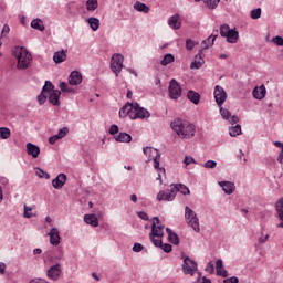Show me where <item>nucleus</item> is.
I'll return each mask as SVG.
<instances>
[{"label": "nucleus", "mask_w": 283, "mask_h": 283, "mask_svg": "<svg viewBox=\"0 0 283 283\" xmlns=\"http://www.w3.org/2000/svg\"><path fill=\"white\" fill-rule=\"evenodd\" d=\"M10 136H11L10 128H6V127L0 128V138L2 140H8V138H10Z\"/></svg>", "instance_id": "nucleus-36"}, {"label": "nucleus", "mask_w": 283, "mask_h": 283, "mask_svg": "<svg viewBox=\"0 0 283 283\" xmlns=\"http://www.w3.org/2000/svg\"><path fill=\"white\" fill-rule=\"evenodd\" d=\"M133 251L135 253H140V251H143V244L140 243H135L134 247H133Z\"/></svg>", "instance_id": "nucleus-53"}, {"label": "nucleus", "mask_w": 283, "mask_h": 283, "mask_svg": "<svg viewBox=\"0 0 283 283\" xmlns=\"http://www.w3.org/2000/svg\"><path fill=\"white\" fill-rule=\"evenodd\" d=\"M109 134L112 136H115V134H118V126L112 125L111 128H109Z\"/></svg>", "instance_id": "nucleus-55"}, {"label": "nucleus", "mask_w": 283, "mask_h": 283, "mask_svg": "<svg viewBox=\"0 0 283 283\" xmlns=\"http://www.w3.org/2000/svg\"><path fill=\"white\" fill-rule=\"evenodd\" d=\"M60 90L61 92H65L67 94H72V92H74V88L70 87V85H67L65 82L60 83Z\"/></svg>", "instance_id": "nucleus-41"}, {"label": "nucleus", "mask_w": 283, "mask_h": 283, "mask_svg": "<svg viewBox=\"0 0 283 283\" xmlns=\"http://www.w3.org/2000/svg\"><path fill=\"white\" fill-rule=\"evenodd\" d=\"M67 181L65 174H60L55 179L52 180L54 189H63V186Z\"/></svg>", "instance_id": "nucleus-18"}, {"label": "nucleus", "mask_w": 283, "mask_h": 283, "mask_svg": "<svg viewBox=\"0 0 283 283\" xmlns=\"http://www.w3.org/2000/svg\"><path fill=\"white\" fill-rule=\"evenodd\" d=\"M168 24L172 28V30H180V20L178 19V15H172Z\"/></svg>", "instance_id": "nucleus-32"}, {"label": "nucleus", "mask_w": 283, "mask_h": 283, "mask_svg": "<svg viewBox=\"0 0 283 283\" xmlns=\"http://www.w3.org/2000/svg\"><path fill=\"white\" fill-rule=\"evenodd\" d=\"M6 34H10V27L8 24H4L2 28V36Z\"/></svg>", "instance_id": "nucleus-60"}, {"label": "nucleus", "mask_w": 283, "mask_h": 283, "mask_svg": "<svg viewBox=\"0 0 283 283\" xmlns=\"http://www.w3.org/2000/svg\"><path fill=\"white\" fill-rule=\"evenodd\" d=\"M166 232L168 234V241L171 244H180V239L178 238V234H176L174 231H171V229L166 228Z\"/></svg>", "instance_id": "nucleus-27"}, {"label": "nucleus", "mask_w": 283, "mask_h": 283, "mask_svg": "<svg viewBox=\"0 0 283 283\" xmlns=\"http://www.w3.org/2000/svg\"><path fill=\"white\" fill-rule=\"evenodd\" d=\"M45 101H48V96L45 95V92L42 91L38 96V102L40 105H44Z\"/></svg>", "instance_id": "nucleus-50"}, {"label": "nucleus", "mask_w": 283, "mask_h": 283, "mask_svg": "<svg viewBox=\"0 0 283 283\" xmlns=\"http://www.w3.org/2000/svg\"><path fill=\"white\" fill-rule=\"evenodd\" d=\"M34 214L32 213V208L27 207L24 205V218H32Z\"/></svg>", "instance_id": "nucleus-51"}, {"label": "nucleus", "mask_w": 283, "mask_h": 283, "mask_svg": "<svg viewBox=\"0 0 283 283\" xmlns=\"http://www.w3.org/2000/svg\"><path fill=\"white\" fill-rule=\"evenodd\" d=\"M164 235H165V224L160 222V219L158 217H154L149 239L155 247H159V249H163L165 253H171V244L163 243Z\"/></svg>", "instance_id": "nucleus-1"}, {"label": "nucleus", "mask_w": 283, "mask_h": 283, "mask_svg": "<svg viewBox=\"0 0 283 283\" xmlns=\"http://www.w3.org/2000/svg\"><path fill=\"white\" fill-rule=\"evenodd\" d=\"M217 275H220L221 277H227V270H224V268L218 269Z\"/></svg>", "instance_id": "nucleus-56"}, {"label": "nucleus", "mask_w": 283, "mask_h": 283, "mask_svg": "<svg viewBox=\"0 0 283 283\" xmlns=\"http://www.w3.org/2000/svg\"><path fill=\"white\" fill-rule=\"evenodd\" d=\"M205 65V59H202V50L195 56V60L190 64V70H200Z\"/></svg>", "instance_id": "nucleus-15"}, {"label": "nucleus", "mask_w": 283, "mask_h": 283, "mask_svg": "<svg viewBox=\"0 0 283 283\" xmlns=\"http://www.w3.org/2000/svg\"><path fill=\"white\" fill-rule=\"evenodd\" d=\"M231 32L229 24H223L220 27V35L227 39L228 34Z\"/></svg>", "instance_id": "nucleus-39"}, {"label": "nucleus", "mask_w": 283, "mask_h": 283, "mask_svg": "<svg viewBox=\"0 0 283 283\" xmlns=\"http://www.w3.org/2000/svg\"><path fill=\"white\" fill-rule=\"evenodd\" d=\"M12 54L18 61V70H28L30 67V63H32V54H30L28 49L23 46H15L12 50Z\"/></svg>", "instance_id": "nucleus-4"}, {"label": "nucleus", "mask_w": 283, "mask_h": 283, "mask_svg": "<svg viewBox=\"0 0 283 283\" xmlns=\"http://www.w3.org/2000/svg\"><path fill=\"white\" fill-rule=\"evenodd\" d=\"M207 1V6L210 10H216V8H218L220 0H206Z\"/></svg>", "instance_id": "nucleus-45"}, {"label": "nucleus", "mask_w": 283, "mask_h": 283, "mask_svg": "<svg viewBox=\"0 0 283 283\" xmlns=\"http://www.w3.org/2000/svg\"><path fill=\"white\" fill-rule=\"evenodd\" d=\"M50 243L53 247H59L61 244V234L59 233V229L52 228L49 232Z\"/></svg>", "instance_id": "nucleus-12"}, {"label": "nucleus", "mask_w": 283, "mask_h": 283, "mask_svg": "<svg viewBox=\"0 0 283 283\" xmlns=\"http://www.w3.org/2000/svg\"><path fill=\"white\" fill-rule=\"evenodd\" d=\"M252 95L256 101H262L264 96H266V87L264 85H261L260 87H255L252 92Z\"/></svg>", "instance_id": "nucleus-22"}, {"label": "nucleus", "mask_w": 283, "mask_h": 283, "mask_svg": "<svg viewBox=\"0 0 283 283\" xmlns=\"http://www.w3.org/2000/svg\"><path fill=\"white\" fill-rule=\"evenodd\" d=\"M67 134H70V128L67 127H63L59 130V133L56 134V136L61 139V138H65L67 136Z\"/></svg>", "instance_id": "nucleus-46"}, {"label": "nucleus", "mask_w": 283, "mask_h": 283, "mask_svg": "<svg viewBox=\"0 0 283 283\" xmlns=\"http://www.w3.org/2000/svg\"><path fill=\"white\" fill-rule=\"evenodd\" d=\"M27 154L32 156V158H39V154H41V148L39 146L28 143L27 144Z\"/></svg>", "instance_id": "nucleus-19"}, {"label": "nucleus", "mask_w": 283, "mask_h": 283, "mask_svg": "<svg viewBox=\"0 0 283 283\" xmlns=\"http://www.w3.org/2000/svg\"><path fill=\"white\" fill-rule=\"evenodd\" d=\"M176 187H170V190L168 192L159 191L157 195V200L160 202L161 200H165L166 202H171L176 199Z\"/></svg>", "instance_id": "nucleus-10"}, {"label": "nucleus", "mask_w": 283, "mask_h": 283, "mask_svg": "<svg viewBox=\"0 0 283 283\" xmlns=\"http://www.w3.org/2000/svg\"><path fill=\"white\" fill-rule=\"evenodd\" d=\"M57 140H61V138L56 135L49 138L50 145H54Z\"/></svg>", "instance_id": "nucleus-57"}, {"label": "nucleus", "mask_w": 283, "mask_h": 283, "mask_svg": "<svg viewBox=\"0 0 283 283\" xmlns=\"http://www.w3.org/2000/svg\"><path fill=\"white\" fill-rule=\"evenodd\" d=\"M251 19H260V17H262V9L258 8L251 11L250 13Z\"/></svg>", "instance_id": "nucleus-43"}, {"label": "nucleus", "mask_w": 283, "mask_h": 283, "mask_svg": "<svg viewBox=\"0 0 283 283\" xmlns=\"http://www.w3.org/2000/svg\"><path fill=\"white\" fill-rule=\"evenodd\" d=\"M31 28H33L34 30H39L40 32H43V30H45V25L43 24V20L41 19L32 20Z\"/></svg>", "instance_id": "nucleus-31"}, {"label": "nucleus", "mask_w": 283, "mask_h": 283, "mask_svg": "<svg viewBox=\"0 0 283 283\" xmlns=\"http://www.w3.org/2000/svg\"><path fill=\"white\" fill-rule=\"evenodd\" d=\"M35 175L39 178H46V180L50 179V174L43 171V169H41V168H35Z\"/></svg>", "instance_id": "nucleus-44"}, {"label": "nucleus", "mask_w": 283, "mask_h": 283, "mask_svg": "<svg viewBox=\"0 0 283 283\" xmlns=\"http://www.w3.org/2000/svg\"><path fill=\"white\" fill-rule=\"evenodd\" d=\"M70 85H81L83 83V75L78 71H73L69 76Z\"/></svg>", "instance_id": "nucleus-16"}, {"label": "nucleus", "mask_w": 283, "mask_h": 283, "mask_svg": "<svg viewBox=\"0 0 283 283\" xmlns=\"http://www.w3.org/2000/svg\"><path fill=\"white\" fill-rule=\"evenodd\" d=\"M229 134L230 136L232 137H235V136H240V134H242V126H240L239 124H237L235 126L231 127L229 129Z\"/></svg>", "instance_id": "nucleus-35"}, {"label": "nucleus", "mask_w": 283, "mask_h": 283, "mask_svg": "<svg viewBox=\"0 0 283 283\" xmlns=\"http://www.w3.org/2000/svg\"><path fill=\"white\" fill-rule=\"evenodd\" d=\"M238 282H239V280L235 276L224 280V283H238Z\"/></svg>", "instance_id": "nucleus-62"}, {"label": "nucleus", "mask_w": 283, "mask_h": 283, "mask_svg": "<svg viewBox=\"0 0 283 283\" xmlns=\"http://www.w3.org/2000/svg\"><path fill=\"white\" fill-rule=\"evenodd\" d=\"M240 118H238V116L233 115L231 118H230V123L231 125H238Z\"/></svg>", "instance_id": "nucleus-61"}, {"label": "nucleus", "mask_w": 283, "mask_h": 283, "mask_svg": "<svg viewBox=\"0 0 283 283\" xmlns=\"http://www.w3.org/2000/svg\"><path fill=\"white\" fill-rule=\"evenodd\" d=\"M214 98H216L217 105L219 107H222V105H224V102L227 101V92H224V88L217 85L214 87Z\"/></svg>", "instance_id": "nucleus-11"}, {"label": "nucleus", "mask_w": 283, "mask_h": 283, "mask_svg": "<svg viewBox=\"0 0 283 283\" xmlns=\"http://www.w3.org/2000/svg\"><path fill=\"white\" fill-rule=\"evenodd\" d=\"M231 32L229 24H223L220 27V35L227 39L228 34Z\"/></svg>", "instance_id": "nucleus-38"}, {"label": "nucleus", "mask_w": 283, "mask_h": 283, "mask_svg": "<svg viewBox=\"0 0 283 283\" xmlns=\"http://www.w3.org/2000/svg\"><path fill=\"white\" fill-rule=\"evenodd\" d=\"M143 151L148 158L146 163H151V160L154 161V168L158 171L157 180L163 184V176H165L166 171L165 168H160V153L158 151V149L153 147H145Z\"/></svg>", "instance_id": "nucleus-3"}, {"label": "nucleus", "mask_w": 283, "mask_h": 283, "mask_svg": "<svg viewBox=\"0 0 283 283\" xmlns=\"http://www.w3.org/2000/svg\"><path fill=\"white\" fill-rule=\"evenodd\" d=\"M273 43H275V45H279L280 48H282L283 45V38L277 35L275 38L272 39Z\"/></svg>", "instance_id": "nucleus-52"}, {"label": "nucleus", "mask_w": 283, "mask_h": 283, "mask_svg": "<svg viewBox=\"0 0 283 283\" xmlns=\"http://www.w3.org/2000/svg\"><path fill=\"white\" fill-rule=\"evenodd\" d=\"M228 43H238V39H240V33L235 29H231L228 36H226Z\"/></svg>", "instance_id": "nucleus-26"}, {"label": "nucleus", "mask_w": 283, "mask_h": 283, "mask_svg": "<svg viewBox=\"0 0 283 283\" xmlns=\"http://www.w3.org/2000/svg\"><path fill=\"white\" fill-rule=\"evenodd\" d=\"M187 98L190 99L193 105H198L200 103V93L196 91H189L187 94Z\"/></svg>", "instance_id": "nucleus-28"}, {"label": "nucleus", "mask_w": 283, "mask_h": 283, "mask_svg": "<svg viewBox=\"0 0 283 283\" xmlns=\"http://www.w3.org/2000/svg\"><path fill=\"white\" fill-rule=\"evenodd\" d=\"M151 114L144 107H140V104H133V114H130V120H136V118H149Z\"/></svg>", "instance_id": "nucleus-7"}, {"label": "nucleus", "mask_w": 283, "mask_h": 283, "mask_svg": "<svg viewBox=\"0 0 283 283\" xmlns=\"http://www.w3.org/2000/svg\"><path fill=\"white\" fill-rule=\"evenodd\" d=\"M42 92H44V93L50 92V94H51V92H54V84H52V82H50V81H46L42 88Z\"/></svg>", "instance_id": "nucleus-42"}, {"label": "nucleus", "mask_w": 283, "mask_h": 283, "mask_svg": "<svg viewBox=\"0 0 283 283\" xmlns=\"http://www.w3.org/2000/svg\"><path fill=\"white\" fill-rule=\"evenodd\" d=\"M115 140L117 143H132V135L127 133H119L117 136H115Z\"/></svg>", "instance_id": "nucleus-30"}, {"label": "nucleus", "mask_w": 283, "mask_h": 283, "mask_svg": "<svg viewBox=\"0 0 283 283\" xmlns=\"http://www.w3.org/2000/svg\"><path fill=\"white\" fill-rule=\"evenodd\" d=\"M46 275L49 280H59V277H61V264L52 265L48 270Z\"/></svg>", "instance_id": "nucleus-13"}, {"label": "nucleus", "mask_w": 283, "mask_h": 283, "mask_svg": "<svg viewBox=\"0 0 283 283\" xmlns=\"http://www.w3.org/2000/svg\"><path fill=\"white\" fill-rule=\"evenodd\" d=\"M171 129L179 136V138H193L196 136V126L181 118H176L170 123Z\"/></svg>", "instance_id": "nucleus-2"}, {"label": "nucleus", "mask_w": 283, "mask_h": 283, "mask_svg": "<svg viewBox=\"0 0 283 283\" xmlns=\"http://www.w3.org/2000/svg\"><path fill=\"white\" fill-rule=\"evenodd\" d=\"M87 23L91 25V29L96 32L101 28V21L97 18H88Z\"/></svg>", "instance_id": "nucleus-34"}, {"label": "nucleus", "mask_w": 283, "mask_h": 283, "mask_svg": "<svg viewBox=\"0 0 283 283\" xmlns=\"http://www.w3.org/2000/svg\"><path fill=\"white\" fill-rule=\"evenodd\" d=\"M276 213L281 223L277 224V229H283V198L280 199L275 205Z\"/></svg>", "instance_id": "nucleus-21"}, {"label": "nucleus", "mask_w": 283, "mask_h": 283, "mask_svg": "<svg viewBox=\"0 0 283 283\" xmlns=\"http://www.w3.org/2000/svg\"><path fill=\"white\" fill-rule=\"evenodd\" d=\"M61 91L55 90L52 91L49 95V102L51 103V105H54V107H59L61 105Z\"/></svg>", "instance_id": "nucleus-17"}, {"label": "nucleus", "mask_w": 283, "mask_h": 283, "mask_svg": "<svg viewBox=\"0 0 283 283\" xmlns=\"http://www.w3.org/2000/svg\"><path fill=\"white\" fill-rule=\"evenodd\" d=\"M203 167L206 169H216V167H218V163L213 161V160H208Z\"/></svg>", "instance_id": "nucleus-48"}, {"label": "nucleus", "mask_w": 283, "mask_h": 283, "mask_svg": "<svg viewBox=\"0 0 283 283\" xmlns=\"http://www.w3.org/2000/svg\"><path fill=\"white\" fill-rule=\"evenodd\" d=\"M184 163L187 167V166L191 165V163H196V159H193L192 157L186 156Z\"/></svg>", "instance_id": "nucleus-54"}, {"label": "nucleus", "mask_w": 283, "mask_h": 283, "mask_svg": "<svg viewBox=\"0 0 283 283\" xmlns=\"http://www.w3.org/2000/svg\"><path fill=\"white\" fill-rule=\"evenodd\" d=\"M224 266L222 265V260H217L216 262V269H223Z\"/></svg>", "instance_id": "nucleus-63"}, {"label": "nucleus", "mask_w": 283, "mask_h": 283, "mask_svg": "<svg viewBox=\"0 0 283 283\" xmlns=\"http://www.w3.org/2000/svg\"><path fill=\"white\" fill-rule=\"evenodd\" d=\"M138 217H139L142 220H149V214H147V213L144 212V211L138 212Z\"/></svg>", "instance_id": "nucleus-59"}, {"label": "nucleus", "mask_w": 283, "mask_h": 283, "mask_svg": "<svg viewBox=\"0 0 283 283\" xmlns=\"http://www.w3.org/2000/svg\"><path fill=\"white\" fill-rule=\"evenodd\" d=\"M170 187H172V189H177L176 195L178 193V191L182 193V196H189L191 193V190H189V187H187L184 184H171Z\"/></svg>", "instance_id": "nucleus-20"}, {"label": "nucleus", "mask_w": 283, "mask_h": 283, "mask_svg": "<svg viewBox=\"0 0 283 283\" xmlns=\"http://www.w3.org/2000/svg\"><path fill=\"white\" fill-rule=\"evenodd\" d=\"M206 271L207 273H213L214 271L213 263L209 262L206 266Z\"/></svg>", "instance_id": "nucleus-58"}, {"label": "nucleus", "mask_w": 283, "mask_h": 283, "mask_svg": "<svg viewBox=\"0 0 283 283\" xmlns=\"http://www.w3.org/2000/svg\"><path fill=\"white\" fill-rule=\"evenodd\" d=\"M86 8L90 11L96 10V8H98V0H87Z\"/></svg>", "instance_id": "nucleus-40"}, {"label": "nucleus", "mask_w": 283, "mask_h": 283, "mask_svg": "<svg viewBox=\"0 0 283 283\" xmlns=\"http://www.w3.org/2000/svg\"><path fill=\"white\" fill-rule=\"evenodd\" d=\"M196 45H197L196 41H193L191 39L186 40V49L187 50H193V48H196Z\"/></svg>", "instance_id": "nucleus-49"}, {"label": "nucleus", "mask_w": 283, "mask_h": 283, "mask_svg": "<svg viewBox=\"0 0 283 283\" xmlns=\"http://www.w3.org/2000/svg\"><path fill=\"white\" fill-rule=\"evenodd\" d=\"M169 96L174 101L180 98L182 96V88H180V84L176 80H171L169 84Z\"/></svg>", "instance_id": "nucleus-9"}, {"label": "nucleus", "mask_w": 283, "mask_h": 283, "mask_svg": "<svg viewBox=\"0 0 283 283\" xmlns=\"http://www.w3.org/2000/svg\"><path fill=\"white\" fill-rule=\"evenodd\" d=\"M185 220L196 233H200V219H198L196 211L191 210L188 206L185 207Z\"/></svg>", "instance_id": "nucleus-5"}, {"label": "nucleus", "mask_w": 283, "mask_h": 283, "mask_svg": "<svg viewBox=\"0 0 283 283\" xmlns=\"http://www.w3.org/2000/svg\"><path fill=\"white\" fill-rule=\"evenodd\" d=\"M174 61H176L174 55L171 53H168L161 60V65H164V66L169 65V63H174Z\"/></svg>", "instance_id": "nucleus-37"}, {"label": "nucleus", "mask_w": 283, "mask_h": 283, "mask_svg": "<svg viewBox=\"0 0 283 283\" xmlns=\"http://www.w3.org/2000/svg\"><path fill=\"white\" fill-rule=\"evenodd\" d=\"M220 114L224 120H229V118H231V112L227 108H220Z\"/></svg>", "instance_id": "nucleus-47"}, {"label": "nucleus", "mask_w": 283, "mask_h": 283, "mask_svg": "<svg viewBox=\"0 0 283 283\" xmlns=\"http://www.w3.org/2000/svg\"><path fill=\"white\" fill-rule=\"evenodd\" d=\"M66 59H67V53H65V51H63V50L55 52L53 55V61L56 64L64 63V61H66Z\"/></svg>", "instance_id": "nucleus-24"}, {"label": "nucleus", "mask_w": 283, "mask_h": 283, "mask_svg": "<svg viewBox=\"0 0 283 283\" xmlns=\"http://www.w3.org/2000/svg\"><path fill=\"white\" fill-rule=\"evenodd\" d=\"M217 38L218 35H210L207 40H203L201 42L202 50H209V48H211V45H213V43L216 42Z\"/></svg>", "instance_id": "nucleus-29"}, {"label": "nucleus", "mask_w": 283, "mask_h": 283, "mask_svg": "<svg viewBox=\"0 0 283 283\" xmlns=\"http://www.w3.org/2000/svg\"><path fill=\"white\" fill-rule=\"evenodd\" d=\"M135 10H137V12H144V14H148L149 13V7H147V4L143 3V2H136L134 4Z\"/></svg>", "instance_id": "nucleus-33"}, {"label": "nucleus", "mask_w": 283, "mask_h": 283, "mask_svg": "<svg viewBox=\"0 0 283 283\" xmlns=\"http://www.w3.org/2000/svg\"><path fill=\"white\" fill-rule=\"evenodd\" d=\"M182 271L185 275H196L198 272V263L191 260L189 256L184 259Z\"/></svg>", "instance_id": "nucleus-8"}, {"label": "nucleus", "mask_w": 283, "mask_h": 283, "mask_svg": "<svg viewBox=\"0 0 283 283\" xmlns=\"http://www.w3.org/2000/svg\"><path fill=\"white\" fill-rule=\"evenodd\" d=\"M84 222L91 227H98V217L96 214H85Z\"/></svg>", "instance_id": "nucleus-25"}, {"label": "nucleus", "mask_w": 283, "mask_h": 283, "mask_svg": "<svg viewBox=\"0 0 283 283\" xmlns=\"http://www.w3.org/2000/svg\"><path fill=\"white\" fill-rule=\"evenodd\" d=\"M123 61H124L123 55L118 53L113 54L111 60V70L112 72H114L115 76H118V74L123 72Z\"/></svg>", "instance_id": "nucleus-6"}, {"label": "nucleus", "mask_w": 283, "mask_h": 283, "mask_svg": "<svg viewBox=\"0 0 283 283\" xmlns=\"http://www.w3.org/2000/svg\"><path fill=\"white\" fill-rule=\"evenodd\" d=\"M220 187H222L224 193L231 195L235 190V184L231 181H221L219 182Z\"/></svg>", "instance_id": "nucleus-23"}, {"label": "nucleus", "mask_w": 283, "mask_h": 283, "mask_svg": "<svg viewBox=\"0 0 283 283\" xmlns=\"http://www.w3.org/2000/svg\"><path fill=\"white\" fill-rule=\"evenodd\" d=\"M198 283H211V280H208L207 277L198 279Z\"/></svg>", "instance_id": "nucleus-64"}, {"label": "nucleus", "mask_w": 283, "mask_h": 283, "mask_svg": "<svg viewBox=\"0 0 283 283\" xmlns=\"http://www.w3.org/2000/svg\"><path fill=\"white\" fill-rule=\"evenodd\" d=\"M132 114H134V104L132 103H126L125 106L119 109V118H126V116L132 118Z\"/></svg>", "instance_id": "nucleus-14"}]
</instances>
